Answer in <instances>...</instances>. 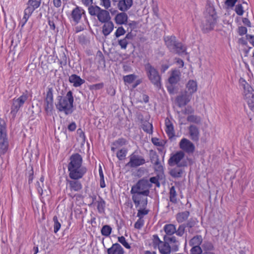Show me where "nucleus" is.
Masks as SVG:
<instances>
[{
	"label": "nucleus",
	"mask_w": 254,
	"mask_h": 254,
	"mask_svg": "<svg viewBox=\"0 0 254 254\" xmlns=\"http://www.w3.org/2000/svg\"><path fill=\"white\" fill-rule=\"evenodd\" d=\"M197 81L195 80L190 79L186 84L185 93L192 96L197 91Z\"/></svg>",
	"instance_id": "nucleus-15"
},
{
	"label": "nucleus",
	"mask_w": 254,
	"mask_h": 254,
	"mask_svg": "<svg viewBox=\"0 0 254 254\" xmlns=\"http://www.w3.org/2000/svg\"><path fill=\"white\" fill-rule=\"evenodd\" d=\"M149 182L150 184V183L154 184L156 185L157 187H160V183L158 181V178H157L156 177H153L150 178Z\"/></svg>",
	"instance_id": "nucleus-58"
},
{
	"label": "nucleus",
	"mask_w": 254,
	"mask_h": 254,
	"mask_svg": "<svg viewBox=\"0 0 254 254\" xmlns=\"http://www.w3.org/2000/svg\"><path fill=\"white\" fill-rule=\"evenodd\" d=\"M165 131L169 138H172L175 136V130L173 123L167 118L165 119Z\"/></svg>",
	"instance_id": "nucleus-19"
},
{
	"label": "nucleus",
	"mask_w": 254,
	"mask_h": 254,
	"mask_svg": "<svg viewBox=\"0 0 254 254\" xmlns=\"http://www.w3.org/2000/svg\"><path fill=\"white\" fill-rule=\"evenodd\" d=\"M238 32L240 35H243L246 34L247 29L246 27L242 26L239 28Z\"/></svg>",
	"instance_id": "nucleus-63"
},
{
	"label": "nucleus",
	"mask_w": 254,
	"mask_h": 254,
	"mask_svg": "<svg viewBox=\"0 0 254 254\" xmlns=\"http://www.w3.org/2000/svg\"><path fill=\"white\" fill-rule=\"evenodd\" d=\"M247 37L249 42L254 46V37L252 35H247Z\"/></svg>",
	"instance_id": "nucleus-64"
},
{
	"label": "nucleus",
	"mask_w": 254,
	"mask_h": 254,
	"mask_svg": "<svg viewBox=\"0 0 254 254\" xmlns=\"http://www.w3.org/2000/svg\"><path fill=\"white\" fill-rule=\"evenodd\" d=\"M132 5V0H121L118 3V7L122 11L128 10Z\"/></svg>",
	"instance_id": "nucleus-27"
},
{
	"label": "nucleus",
	"mask_w": 254,
	"mask_h": 254,
	"mask_svg": "<svg viewBox=\"0 0 254 254\" xmlns=\"http://www.w3.org/2000/svg\"><path fill=\"white\" fill-rule=\"evenodd\" d=\"M126 33V30L123 27H119L115 32V35L116 37H119Z\"/></svg>",
	"instance_id": "nucleus-50"
},
{
	"label": "nucleus",
	"mask_w": 254,
	"mask_h": 254,
	"mask_svg": "<svg viewBox=\"0 0 254 254\" xmlns=\"http://www.w3.org/2000/svg\"><path fill=\"white\" fill-rule=\"evenodd\" d=\"M44 178L42 176L40 179V182H37V190L39 193H42L43 192V188L44 187Z\"/></svg>",
	"instance_id": "nucleus-46"
},
{
	"label": "nucleus",
	"mask_w": 254,
	"mask_h": 254,
	"mask_svg": "<svg viewBox=\"0 0 254 254\" xmlns=\"http://www.w3.org/2000/svg\"><path fill=\"white\" fill-rule=\"evenodd\" d=\"M41 0H29L27 3V7L26 8L34 12V11L38 8L41 5Z\"/></svg>",
	"instance_id": "nucleus-28"
},
{
	"label": "nucleus",
	"mask_w": 254,
	"mask_h": 254,
	"mask_svg": "<svg viewBox=\"0 0 254 254\" xmlns=\"http://www.w3.org/2000/svg\"><path fill=\"white\" fill-rule=\"evenodd\" d=\"M203 248L204 251L206 252L207 254H214V253L212 252V251L214 249V247L213 244L210 242H205L203 246Z\"/></svg>",
	"instance_id": "nucleus-36"
},
{
	"label": "nucleus",
	"mask_w": 254,
	"mask_h": 254,
	"mask_svg": "<svg viewBox=\"0 0 254 254\" xmlns=\"http://www.w3.org/2000/svg\"><path fill=\"white\" fill-rule=\"evenodd\" d=\"M189 216L188 211L183 212L177 214V220L179 222H183L188 219Z\"/></svg>",
	"instance_id": "nucleus-37"
},
{
	"label": "nucleus",
	"mask_w": 254,
	"mask_h": 254,
	"mask_svg": "<svg viewBox=\"0 0 254 254\" xmlns=\"http://www.w3.org/2000/svg\"><path fill=\"white\" fill-rule=\"evenodd\" d=\"M78 180H72L67 181V188L68 187L71 192L78 191L81 190L82 186Z\"/></svg>",
	"instance_id": "nucleus-18"
},
{
	"label": "nucleus",
	"mask_w": 254,
	"mask_h": 254,
	"mask_svg": "<svg viewBox=\"0 0 254 254\" xmlns=\"http://www.w3.org/2000/svg\"><path fill=\"white\" fill-rule=\"evenodd\" d=\"M204 15L205 20L202 24L201 29L203 32L207 33L213 29L216 23L217 15L212 4L206 5Z\"/></svg>",
	"instance_id": "nucleus-2"
},
{
	"label": "nucleus",
	"mask_w": 254,
	"mask_h": 254,
	"mask_svg": "<svg viewBox=\"0 0 254 254\" xmlns=\"http://www.w3.org/2000/svg\"><path fill=\"white\" fill-rule=\"evenodd\" d=\"M101 8L99 6H90L88 8V11L89 14L92 16H96L97 17L99 12L101 10Z\"/></svg>",
	"instance_id": "nucleus-38"
},
{
	"label": "nucleus",
	"mask_w": 254,
	"mask_h": 254,
	"mask_svg": "<svg viewBox=\"0 0 254 254\" xmlns=\"http://www.w3.org/2000/svg\"><path fill=\"white\" fill-rule=\"evenodd\" d=\"M240 86L243 88V95L250 109L254 112V90L243 78L239 80Z\"/></svg>",
	"instance_id": "nucleus-4"
},
{
	"label": "nucleus",
	"mask_w": 254,
	"mask_h": 254,
	"mask_svg": "<svg viewBox=\"0 0 254 254\" xmlns=\"http://www.w3.org/2000/svg\"><path fill=\"white\" fill-rule=\"evenodd\" d=\"M144 207H140L138 210L137 216L139 218H142V217L148 213V210L144 209Z\"/></svg>",
	"instance_id": "nucleus-52"
},
{
	"label": "nucleus",
	"mask_w": 254,
	"mask_h": 254,
	"mask_svg": "<svg viewBox=\"0 0 254 254\" xmlns=\"http://www.w3.org/2000/svg\"><path fill=\"white\" fill-rule=\"evenodd\" d=\"M164 230L167 235H172L175 233L176 231V228L173 224H166L164 226Z\"/></svg>",
	"instance_id": "nucleus-31"
},
{
	"label": "nucleus",
	"mask_w": 254,
	"mask_h": 254,
	"mask_svg": "<svg viewBox=\"0 0 254 254\" xmlns=\"http://www.w3.org/2000/svg\"><path fill=\"white\" fill-rule=\"evenodd\" d=\"M73 100L72 92L69 91L65 96L58 97V102L56 104V107L59 111L64 112L66 115L71 114L73 107Z\"/></svg>",
	"instance_id": "nucleus-3"
},
{
	"label": "nucleus",
	"mask_w": 254,
	"mask_h": 254,
	"mask_svg": "<svg viewBox=\"0 0 254 254\" xmlns=\"http://www.w3.org/2000/svg\"><path fill=\"white\" fill-rule=\"evenodd\" d=\"M127 143V141L126 139L121 138L114 142L111 146V150L115 152L117 149L119 148Z\"/></svg>",
	"instance_id": "nucleus-29"
},
{
	"label": "nucleus",
	"mask_w": 254,
	"mask_h": 254,
	"mask_svg": "<svg viewBox=\"0 0 254 254\" xmlns=\"http://www.w3.org/2000/svg\"><path fill=\"white\" fill-rule=\"evenodd\" d=\"M144 225V220L142 218H139V219L135 222L134 227L136 229H140Z\"/></svg>",
	"instance_id": "nucleus-55"
},
{
	"label": "nucleus",
	"mask_w": 254,
	"mask_h": 254,
	"mask_svg": "<svg viewBox=\"0 0 254 254\" xmlns=\"http://www.w3.org/2000/svg\"><path fill=\"white\" fill-rule=\"evenodd\" d=\"M187 120L189 122L196 124H200L202 121V118L198 116L191 115L188 117Z\"/></svg>",
	"instance_id": "nucleus-34"
},
{
	"label": "nucleus",
	"mask_w": 254,
	"mask_h": 254,
	"mask_svg": "<svg viewBox=\"0 0 254 254\" xmlns=\"http://www.w3.org/2000/svg\"><path fill=\"white\" fill-rule=\"evenodd\" d=\"M67 169L69 177L72 180L81 179L87 171L86 167L82 165V158L78 154L71 156Z\"/></svg>",
	"instance_id": "nucleus-1"
},
{
	"label": "nucleus",
	"mask_w": 254,
	"mask_h": 254,
	"mask_svg": "<svg viewBox=\"0 0 254 254\" xmlns=\"http://www.w3.org/2000/svg\"><path fill=\"white\" fill-rule=\"evenodd\" d=\"M132 198L136 207H145L147 203V196L140 193H131Z\"/></svg>",
	"instance_id": "nucleus-13"
},
{
	"label": "nucleus",
	"mask_w": 254,
	"mask_h": 254,
	"mask_svg": "<svg viewBox=\"0 0 254 254\" xmlns=\"http://www.w3.org/2000/svg\"><path fill=\"white\" fill-rule=\"evenodd\" d=\"M32 13L33 12L26 8L24 10V15L22 18L23 20H24V22H27Z\"/></svg>",
	"instance_id": "nucleus-47"
},
{
	"label": "nucleus",
	"mask_w": 254,
	"mask_h": 254,
	"mask_svg": "<svg viewBox=\"0 0 254 254\" xmlns=\"http://www.w3.org/2000/svg\"><path fill=\"white\" fill-rule=\"evenodd\" d=\"M185 226L184 225H180L178 230H176V233L179 236H182L185 232Z\"/></svg>",
	"instance_id": "nucleus-56"
},
{
	"label": "nucleus",
	"mask_w": 254,
	"mask_h": 254,
	"mask_svg": "<svg viewBox=\"0 0 254 254\" xmlns=\"http://www.w3.org/2000/svg\"><path fill=\"white\" fill-rule=\"evenodd\" d=\"M176 192L175 191V189L174 187H171L170 191V200L172 202H175L176 200Z\"/></svg>",
	"instance_id": "nucleus-49"
},
{
	"label": "nucleus",
	"mask_w": 254,
	"mask_h": 254,
	"mask_svg": "<svg viewBox=\"0 0 254 254\" xmlns=\"http://www.w3.org/2000/svg\"><path fill=\"white\" fill-rule=\"evenodd\" d=\"M181 72L179 70L174 69L172 71L171 75L168 79L170 84H176L180 80Z\"/></svg>",
	"instance_id": "nucleus-21"
},
{
	"label": "nucleus",
	"mask_w": 254,
	"mask_h": 254,
	"mask_svg": "<svg viewBox=\"0 0 254 254\" xmlns=\"http://www.w3.org/2000/svg\"><path fill=\"white\" fill-rule=\"evenodd\" d=\"M98 20L101 23H104L111 21V16L109 12L102 9H101L97 16Z\"/></svg>",
	"instance_id": "nucleus-22"
},
{
	"label": "nucleus",
	"mask_w": 254,
	"mask_h": 254,
	"mask_svg": "<svg viewBox=\"0 0 254 254\" xmlns=\"http://www.w3.org/2000/svg\"><path fill=\"white\" fill-rule=\"evenodd\" d=\"M84 13V10L79 6L74 8L71 13V18L72 20L77 23L79 22L82 15Z\"/></svg>",
	"instance_id": "nucleus-16"
},
{
	"label": "nucleus",
	"mask_w": 254,
	"mask_h": 254,
	"mask_svg": "<svg viewBox=\"0 0 254 254\" xmlns=\"http://www.w3.org/2000/svg\"><path fill=\"white\" fill-rule=\"evenodd\" d=\"M238 0H226V4L230 7L233 6Z\"/></svg>",
	"instance_id": "nucleus-60"
},
{
	"label": "nucleus",
	"mask_w": 254,
	"mask_h": 254,
	"mask_svg": "<svg viewBox=\"0 0 254 254\" xmlns=\"http://www.w3.org/2000/svg\"><path fill=\"white\" fill-rule=\"evenodd\" d=\"M142 128L148 133L151 134L153 132L152 125L149 122L144 123L143 125Z\"/></svg>",
	"instance_id": "nucleus-41"
},
{
	"label": "nucleus",
	"mask_w": 254,
	"mask_h": 254,
	"mask_svg": "<svg viewBox=\"0 0 254 254\" xmlns=\"http://www.w3.org/2000/svg\"><path fill=\"white\" fill-rule=\"evenodd\" d=\"M76 125L74 122H72V123H70L68 126V127H67L68 129L71 131H74L76 129Z\"/></svg>",
	"instance_id": "nucleus-62"
},
{
	"label": "nucleus",
	"mask_w": 254,
	"mask_h": 254,
	"mask_svg": "<svg viewBox=\"0 0 254 254\" xmlns=\"http://www.w3.org/2000/svg\"><path fill=\"white\" fill-rule=\"evenodd\" d=\"M145 68L151 82L156 87H160L161 86V77L157 70L149 64H146Z\"/></svg>",
	"instance_id": "nucleus-7"
},
{
	"label": "nucleus",
	"mask_w": 254,
	"mask_h": 254,
	"mask_svg": "<svg viewBox=\"0 0 254 254\" xmlns=\"http://www.w3.org/2000/svg\"><path fill=\"white\" fill-rule=\"evenodd\" d=\"M6 136L5 123L2 119L0 118V149L2 151H5L7 148Z\"/></svg>",
	"instance_id": "nucleus-10"
},
{
	"label": "nucleus",
	"mask_w": 254,
	"mask_h": 254,
	"mask_svg": "<svg viewBox=\"0 0 254 254\" xmlns=\"http://www.w3.org/2000/svg\"><path fill=\"white\" fill-rule=\"evenodd\" d=\"M128 35L123 39L119 40V45L121 46L122 49H126L128 44L127 41Z\"/></svg>",
	"instance_id": "nucleus-44"
},
{
	"label": "nucleus",
	"mask_w": 254,
	"mask_h": 254,
	"mask_svg": "<svg viewBox=\"0 0 254 254\" xmlns=\"http://www.w3.org/2000/svg\"><path fill=\"white\" fill-rule=\"evenodd\" d=\"M107 253L108 254H124V251L119 244L115 243L107 250Z\"/></svg>",
	"instance_id": "nucleus-23"
},
{
	"label": "nucleus",
	"mask_w": 254,
	"mask_h": 254,
	"mask_svg": "<svg viewBox=\"0 0 254 254\" xmlns=\"http://www.w3.org/2000/svg\"><path fill=\"white\" fill-rule=\"evenodd\" d=\"M191 96L189 94L182 95L177 97L176 100L180 107L187 105L191 100Z\"/></svg>",
	"instance_id": "nucleus-26"
},
{
	"label": "nucleus",
	"mask_w": 254,
	"mask_h": 254,
	"mask_svg": "<svg viewBox=\"0 0 254 254\" xmlns=\"http://www.w3.org/2000/svg\"><path fill=\"white\" fill-rule=\"evenodd\" d=\"M28 99L27 94L23 93L18 98H14L12 100L10 114L13 117H15L19 109L23 106Z\"/></svg>",
	"instance_id": "nucleus-8"
},
{
	"label": "nucleus",
	"mask_w": 254,
	"mask_h": 254,
	"mask_svg": "<svg viewBox=\"0 0 254 254\" xmlns=\"http://www.w3.org/2000/svg\"><path fill=\"white\" fill-rule=\"evenodd\" d=\"M155 170L157 172H158L160 173H162L163 172V166L159 162V161H157L155 164Z\"/></svg>",
	"instance_id": "nucleus-53"
},
{
	"label": "nucleus",
	"mask_w": 254,
	"mask_h": 254,
	"mask_svg": "<svg viewBox=\"0 0 254 254\" xmlns=\"http://www.w3.org/2000/svg\"><path fill=\"white\" fill-rule=\"evenodd\" d=\"M44 109L47 115H52L54 109L53 89L48 88L44 100Z\"/></svg>",
	"instance_id": "nucleus-9"
},
{
	"label": "nucleus",
	"mask_w": 254,
	"mask_h": 254,
	"mask_svg": "<svg viewBox=\"0 0 254 254\" xmlns=\"http://www.w3.org/2000/svg\"><path fill=\"white\" fill-rule=\"evenodd\" d=\"M179 146L182 150L188 153H192L195 149L194 144L186 138H183L181 140Z\"/></svg>",
	"instance_id": "nucleus-14"
},
{
	"label": "nucleus",
	"mask_w": 254,
	"mask_h": 254,
	"mask_svg": "<svg viewBox=\"0 0 254 254\" xmlns=\"http://www.w3.org/2000/svg\"><path fill=\"white\" fill-rule=\"evenodd\" d=\"M118 241L126 249H129L130 248L129 244L127 242L126 239L124 237L121 236L118 237Z\"/></svg>",
	"instance_id": "nucleus-48"
},
{
	"label": "nucleus",
	"mask_w": 254,
	"mask_h": 254,
	"mask_svg": "<svg viewBox=\"0 0 254 254\" xmlns=\"http://www.w3.org/2000/svg\"><path fill=\"white\" fill-rule=\"evenodd\" d=\"M236 13L239 15H242L244 13L243 7L241 4H237L235 7Z\"/></svg>",
	"instance_id": "nucleus-54"
},
{
	"label": "nucleus",
	"mask_w": 254,
	"mask_h": 254,
	"mask_svg": "<svg viewBox=\"0 0 254 254\" xmlns=\"http://www.w3.org/2000/svg\"><path fill=\"white\" fill-rule=\"evenodd\" d=\"M64 0H53V3L55 7H60L61 6Z\"/></svg>",
	"instance_id": "nucleus-61"
},
{
	"label": "nucleus",
	"mask_w": 254,
	"mask_h": 254,
	"mask_svg": "<svg viewBox=\"0 0 254 254\" xmlns=\"http://www.w3.org/2000/svg\"><path fill=\"white\" fill-rule=\"evenodd\" d=\"M190 253L191 254H201L202 253V250L198 246L192 247L190 250Z\"/></svg>",
	"instance_id": "nucleus-51"
},
{
	"label": "nucleus",
	"mask_w": 254,
	"mask_h": 254,
	"mask_svg": "<svg viewBox=\"0 0 254 254\" xmlns=\"http://www.w3.org/2000/svg\"><path fill=\"white\" fill-rule=\"evenodd\" d=\"M101 5L106 9H108L111 6L110 0H101Z\"/></svg>",
	"instance_id": "nucleus-57"
},
{
	"label": "nucleus",
	"mask_w": 254,
	"mask_h": 254,
	"mask_svg": "<svg viewBox=\"0 0 254 254\" xmlns=\"http://www.w3.org/2000/svg\"><path fill=\"white\" fill-rule=\"evenodd\" d=\"M128 16L125 12L118 13L115 17V21L118 25L126 24L127 22Z\"/></svg>",
	"instance_id": "nucleus-24"
},
{
	"label": "nucleus",
	"mask_w": 254,
	"mask_h": 254,
	"mask_svg": "<svg viewBox=\"0 0 254 254\" xmlns=\"http://www.w3.org/2000/svg\"><path fill=\"white\" fill-rule=\"evenodd\" d=\"M151 187V185L149 181L143 179L139 180L135 185L132 187L130 192L140 193L143 194L144 196H147L149 193V189Z\"/></svg>",
	"instance_id": "nucleus-5"
},
{
	"label": "nucleus",
	"mask_w": 254,
	"mask_h": 254,
	"mask_svg": "<svg viewBox=\"0 0 254 254\" xmlns=\"http://www.w3.org/2000/svg\"><path fill=\"white\" fill-rule=\"evenodd\" d=\"M169 241L171 242H173L175 244V247L174 248H173V250L175 251H178V242L176 241V239L175 237H172L169 238Z\"/></svg>",
	"instance_id": "nucleus-59"
},
{
	"label": "nucleus",
	"mask_w": 254,
	"mask_h": 254,
	"mask_svg": "<svg viewBox=\"0 0 254 254\" xmlns=\"http://www.w3.org/2000/svg\"><path fill=\"white\" fill-rule=\"evenodd\" d=\"M136 77L134 74H129L124 76L123 79L126 84H129L133 83Z\"/></svg>",
	"instance_id": "nucleus-39"
},
{
	"label": "nucleus",
	"mask_w": 254,
	"mask_h": 254,
	"mask_svg": "<svg viewBox=\"0 0 254 254\" xmlns=\"http://www.w3.org/2000/svg\"><path fill=\"white\" fill-rule=\"evenodd\" d=\"M202 242L201 236H196L193 237L189 242V245L191 247L199 246Z\"/></svg>",
	"instance_id": "nucleus-32"
},
{
	"label": "nucleus",
	"mask_w": 254,
	"mask_h": 254,
	"mask_svg": "<svg viewBox=\"0 0 254 254\" xmlns=\"http://www.w3.org/2000/svg\"><path fill=\"white\" fill-rule=\"evenodd\" d=\"M53 221L54 222V231L55 233H57L59 231V230L60 229L61 225L60 223L59 222L57 216L54 217Z\"/></svg>",
	"instance_id": "nucleus-43"
},
{
	"label": "nucleus",
	"mask_w": 254,
	"mask_h": 254,
	"mask_svg": "<svg viewBox=\"0 0 254 254\" xmlns=\"http://www.w3.org/2000/svg\"><path fill=\"white\" fill-rule=\"evenodd\" d=\"M129 158V161L126 166L130 168H136L144 164L145 163V160L142 156L135 154L134 153L131 154Z\"/></svg>",
	"instance_id": "nucleus-11"
},
{
	"label": "nucleus",
	"mask_w": 254,
	"mask_h": 254,
	"mask_svg": "<svg viewBox=\"0 0 254 254\" xmlns=\"http://www.w3.org/2000/svg\"><path fill=\"white\" fill-rule=\"evenodd\" d=\"M153 244L154 248H159V246L164 242L161 241L157 235L153 236Z\"/></svg>",
	"instance_id": "nucleus-42"
},
{
	"label": "nucleus",
	"mask_w": 254,
	"mask_h": 254,
	"mask_svg": "<svg viewBox=\"0 0 254 254\" xmlns=\"http://www.w3.org/2000/svg\"><path fill=\"white\" fill-rule=\"evenodd\" d=\"M184 155V153L182 151H178L175 154H173L168 160V164L171 166L176 165L179 167L185 166L186 164L183 163Z\"/></svg>",
	"instance_id": "nucleus-12"
},
{
	"label": "nucleus",
	"mask_w": 254,
	"mask_h": 254,
	"mask_svg": "<svg viewBox=\"0 0 254 254\" xmlns=\"http://www.w3.org/2000/svg\"><path fill=\"white\" fill-rule=\"evenodd\" d=\"M114 24L112 21L104 23L102 26V33L105 36H108L114 30Z\"/></svg>",
	"instance_id": "nucleus-25"
},
{
	"label": "nucleus",
	"mask_w": 254,
	"mask_h": 254,
	"mask_svg": "<svg viewBox=\"0 0 254 254\" xmlns=\"http://www.w3.org/2000/svg\"><path fill=\"white\" fill-rule=\"evenodd\" d=\"M179 167V166H178V167H176L171 170L170 174L172 177L175 178H179L182 177L184 171L182 169L180 168Z\"/></svg>",
	"instance_id": "nucleus-33"
},
{
	"label": "nucleus",
	"mask_w": 254,
	"mask_h": 254,
	"mask_svg": "<svg viewBox=\"0 0 254 254\" xmlns=\"http://www.w3.org/2000/svg\"><path fill=\"white\" fill-rule=\"evenodd\" d=\"M105 202L103 200L97 201V207L99 213H103L104 211Z\"/></svg>",
	"instance_id": "nucleus-45"
},
{
	"label": "nucleus",
	"mask_w": 254,
	"mask_h": 254,
	"mask_svg": "<svg viewBox=\"0 0 254 254\" xmlns=\"http://www.w3.org/2000/svg\"><path fill=\"white\" fill-rule=\"evenodd\" d=\"M127 149L126 148H122L119 149L116 153V156L118 159L120 160L124 159L127 155Z\"/></svg>",
	"instance_id": "nucleus-35"
},
{
	"label": "nucleus",
	"mask_w": 254,
	"mask_h": 254,
	"mask_svg": "<svg viewBox=\"0 0 254 254\" xmlns=\"http://www.w3.org/2000/svg\"><path fill=\"white\" fill-rule=\"evenodd\" d=\"M69 82L75 87H80L84 82L85 80L76 74H71L69 77Z\"/></svg>",
	"instance_id": "nucleus-20"
},
{
	"label": "nucleus",
	"mask_w": 254,
	"mask_h": 254,
	"mask_svg": "<svg viewBox=\"0 0 254 254\" xmlns=\"http://www.w3.org/2000/svg\"><path fill=\"white\" fill-rule=\"evenodd\" d=\"M161 244L159 247L158 248L161 254H170L171 248L169 245L165 242Z\"/></svg>",
	"instance_id": "nucleus-30"
},
{
	"label": "nucleus",
	"mask_w": 254,
	"mask_h": 254,
	"mask_svg": "<svg viewBox=\"0 0 254 254\" xmlns=\"http://www.w3.org/2000/svg\"><path fill=\"white\" fill-rule=\"evenodd\" d=\"M189 132L190 139L193 141H198L200 132L198 128L194 125H190L189 127Z\"/></svg>",
	"instance_id": "nucleus-17"
},
{
	"label": "nucleus",
	"mask_w": 254,
	"mask_h": 254,
	"mask_svg": "<svg viewBox=\"0 0 254 254\" xmlns=\"http://www.w3.org/2000/svg\"><path fill=\"white\" fill-rule=\"evenodd\" d=\"M166 45L171 50L181 55L186 52V47L181 43H177L175 36H167L164 38Z\"/></svg>",
	"instance_id": "nucleus-6"
},
{
	"label": "nucleus",
	"mask_w": 254,
	"mask_h": 254,
	"mask_svg": "<svg viewBox=\"0 0 254 254\" xmlns=\"http://www.w3.org/2000/svg\"><path fill=\"white\" fill-rule=\"evenodd\" d=\"M112 228L109 225H104L101 229V234L103 236L108 237L112 232Z\"/></svg>",
	"instance_id": "nucleus-40"
}]
</instances>
